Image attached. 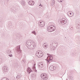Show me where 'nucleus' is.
<instances>
[{
  "label": "nucleus",
  "mask_w": 80,
  "mask_h": 80,
  "mask_svg": "<svg viewBox=\"0 0 80 80\" xmlns=\"http://www.w3.org/2000/svg\"><path fill=\"white\" fill-rule=\"evenodd\" d=\"M22 61H23V62H24V63H25V62H26V60H25V59L22 60Z\"/></svg>",
  "instance_id": "obj_26"
},
{
  "label": "nucleus",
  "mask_w": 80,
  "mask_h": 80,
  "mask_svg": "<svg viewBox=\"0 0 80 80\" xmlns=\"http://www.w3.org/2000/svg\"><path fill=\"white\" fill-rule=\"evenodd\" d=\"M53 42V43L51 45L50 47L52 48H55L57 47V42Z\"/></svg>",
  "instance_id": "obj_4"
},
{
  "label": "nucleus",
  "mask_w": 80,
  "mask_h": 80,
  "mask_svg": "<svg viewBox=\"0 0 80 80\" xmlns=\"http://www.w3.org/2000/svg\"><path fill=\"white\" fill-rule=\"evenodd\" d=\"M43 47L45 48H47V45H45V44H43Z\"/></svg>",
  "instance_id": "obj_19"
},
{
  "label": "nucleus",
  "mask_w": 80,
  "mask_h": 80,
  "mask_svg": "<svg viewBox=\"0 0 80 80\" xmlns=\"http://www.w3.org/2000/svg\"><path fill=\"white\" fill-rule=\"evenodd\" d=\"M31 47L32 48H31L32 49V48H34L35 47V43L31 42Z\"/></svg>",
  "instance_id": "obj_11"
},
{
  "label": "nucleus",
  "mask_w": 80,
  "mask_h": 80,
  "mask_svg": "<svg viewBox=\"0 0 80 80\" xmlns=\"http://www.w3.org/2000/svg\"><path fill=\"white\" fill-rule=\"evenodd\" d=\"M41 5V4H40V5H39V6H40Z\"/></svg>",
  "instance_id": "obj_33"
},
{
  "label": "nucleus",
  "mask_w": 80,
  "mask_h": 80,
  "mask_svg": "<svg viewBox=\"0 0 80 80\" xmlns=\"http://www.w3.org/2000/svg\"><path fill=\"white\" fill-rule=\"evenodd\" d=\"M38 24H42V22H39Z\"/></svg>",
  "instance_id": "obj_28"
},
{
  "label": "nucleus",
  "mask_w": 80,
  "mask_h": 80,
  "mask_svg": "<svg viewBox=\"0 0 80 80\" xmlns=\"http://www.w3.org/2000/svg\"><path fill=\"white\" fill-rule=\"evenodd\" d=\"M35 3L34 1H31L28 2V4L30 5H33Z\"/></svg>",
  "instance_id": "obj_13"
},
{
  "label": "nucleus",
  "mask_w": 80,
  "mask_h": 80,
  "mask_svg": "<svg viewBox=\"0 0 80 80\" xmlns=\"http://www.w3.org/2000/svg\"><path fill=\"white\" fill-rule=\"evenodd\" d=\"M38 66L40 68H42L44 67V64H43V63L42 62H40L38 63Z\"/></svg>",
  "instance_id": "obj_10"
},
{
  "label": "nucleus",
  "mask_w": 80,
  "mask_h": 80,
  "mask_svg": "<svg viewBox=\"0 0 80 80\" xmlns=\"http://www.w3.org/2000/svg\"><path fill=\"white\" fill-rule=\"evenodd\" d=\"M39 26H40V27H42L44 26V25L42 24H39Z\"/></svg>",
  "instance_id": "obj_22"
},
{
  "label": "nucleus",
  "mask_w": 80,
  "mask_h": 80,
  "mask_svg": "<svg viewBox=\"0 0 80 80\" xmlns=\"http://www.w3.org/2000/svg\"><path fill=\"white\" fill-rule=\"evenodd\" d=\"M27 72L28 73L30 74L31 72H32V71L30 68H28L27 69Z\"/></svg>",
  "instance_id": "obj_14"
},
{
  "label": "nucleus",
  "mask_w": 80,
  "mask_h": 80,
  "mask_svg": "<svg viewBox=\"0 0 80 80\" xmlns=\"http://www.w3.org/2000/svg\"><path fill=\"white\" fill-rule=\"evenodd\" d=\"M61 0H58V1H60Z\"/></svg>",
  "instance_id": "obj_31"
},
{
  "label": "nucleus",
  "mask_w": 80,
  "mask_h": 80,
  "mask_svg": "<svg viewBox=\"0 0 80 80\" xmlns=\"http://www.w3.org/2000/svg\"><path fill=\"white\" fill-rule=\"evenodd\" d=\"M55 30V28L54 26H51L48 28V32H51Z\"/></svg>",
  "instance_id": "obj_2"
},
{
  "label": "nucleus",
  "mask_w": 80,
  "mask_h": 80,
  "mask_svg": "<svg viewBox=\"0 0 80 80\" xmlns=\"http://www.w3.org/2000/svg\"><path fill=\"white\" fill-rule=\"evenodd\" d=\"M32 68L33 69H35V64H34V65L32 67Z\"/></svg>",
  "instance_id": "obj_23"
},
{
  "label": "nucleus",
  "mask_w": 80,
  "mask_h": 80,
  "mask_svg": "<svg viewBox=\"0 0 80 80\" xmlns=\"http://www.w3.org/2000/svg\"><path fill=\"white\" fill-rule=\"evenodd\" d=\"M26 45L28 48H30L31 47V42L30 41V40H28L27 41L26 43Z\"/></svg>",
  "instance_id": "obj_5"
},
{
  "label": "nucleus",
  "mask_w": 80,
  "mask_h": 80,
  "mask_svg": "<svg viewBox=\"0 0 80 80\" xmlns=\"http://www.w3.org/2000/svg\"><path fill=\"white\" fill-rule=\"evenodd\" d=\"M67 23V21L64 20V24H65V23Z\"/></svg>",
  "instance_id": "obj_29"
},
{
  "label": "nucleus",
  "mask_w": 80,
  "mask_h": 80,
  "mask_svg": "<svg viewBox=\"0 0 80 80\" xmlns=\"http://www.w3.org/2000/svg\"><path fill=\"white\" fill-rule=\"evenodd\" d=\"M21 5L23 6V7H25V1H22L21 2Z\"/></svg>",
  "instance_id": "obj_12"
},
{
  "label": "nucleus",
  "mask_w": 80,
  "mask_h": 80,
  "mask_svg": "<svg viewBox=\"0 0 80 80\" xmlns=\"http://www.w3.org/2000/svg\"><path fill=\"white\" fill-rule=\"evenodd\" d=\"M60 22L62 24V25H64V20H62V21H61Z\"/></svg>",
  "instance_id": "obj_21"
},
{
  "label": "nucleus",
  "mask_w": 80,
  "mask_h": 80,
  "mask_svg": "<svg viewBox=\"0 0 80 80\" xmlns=\"http://www.w3.org/2000/svg\"><path fill=\"white\" fill-rule=\"evenodd\" d=\"M42 23H44V22L43 21H42Z\"/></svg>",
  "instance_id": "obj_32"
},
{
  "label": "nucleus",
  "mask_w": 80,
  "mask_h": 80,
  "mask_svg": "<svg viewBox=\"0 0 80 80\" xmlns=\"http://www.w3.org/2000/svg\"><path fill=\"white\" fill-rule=\"evenodd\" d=\"M3 73H5L6 72H8V68L6 66H4L2 68Z\"/></svg>",
  "instance_id": "obj_7"
},
{
  "label": "nucleus",
  "mask_w": 80,
  "mask_h": 80,
  "mask_svg": "<svg viewBox=\"0 0 80 80\" xmlns=\"http://www.w3.org/2000/svg\"><path fill=\"white\" fill-rule=\"evenodd\" d=\"M45 75L44 74H42L41 75V77L42 78H43V80H46L48 79V78L45 76Z\"/></svg>",
  "instance_id": "obj_8"
},
{
  "label": "nucleus",
  "mask_w": 80,
  "mask_h": 80,
  "mask_svg": "<svg viewBox=\"0 0 80 80\" xmlns=\"http://www.w3.org/2000/svg\"><path fill=\"white\" fill-rule=\"evenodd\" d=\"M68 15L69 17H72L73 15H72V13L70 12H68Z\"/></svg>",
  "instance_id": "obj_15"
},
{
  "label": "nucleus",
  "mask_w": 80,
  "mask_h": 80,
  "mask_svg": "<svg viewBox=\"0 0 80 80\" xmlns=\"http://www.w3.org/2000/svg\"><path fill=\"white\" fill-rule=\"evenodd\" d=\"M7 1H9V0H7Z\"/></svg>",
  "instance_id": "obj_34"
},
{
  "label": "nucleus",
  "mask_w": 80,
  "mask_h": 80,
  "mask_svg": "<svg viewBox=\"0 0 80 80\" xmlns=\"http://www.w3.org/2000/svg\"><path fill=\"white\" fill-rule=\"evenodd\" d=\"M31 76H32V77H33V78H34V77H35V74H32L31 75Z\"/></svg>",
  "instance_id": "obj_20"
},
{
  "label": "nucleus",
  "mask_w": 80,
  "mask_h": 80,
  "mask_svg": "<svg viewBox=\"0 0 80 80\" xmlns=\"http://www.w3.org/2000/svg\"><path fill=\"white\" fill-rule=\"evenodd\" d=\"M70 78L71 80H73V77H72L71 76Z\"/></svg>",
  "instance_id": "obj_27"
},
{
  "label": "nucleus",
  "mask_w": 80,
  "mask_h": 80,
  "mask_svg": "<svg viewBox=\"0 0 80 80\" xmlns=\"http://www.w3.org/2000/svg\"><path fill=\"white\" fill-rule=\"evenodd\" d=\"M32 33H33V34H34L35 35H36V32H35V31H33L32 32Z\"/></svg>",
  "instance_id": "obj_24"
},
{
  "label": "nucleus",
  "mask_w": 80,
  "mask_h": 80,
  "mask_svg": "<svg viewBox=\"0 0 80 80\" xmlns=\"http://www.w3.org/2000/svg\"><path fill=\"white\" fill-rule=\"evenodd\" d=\"M8 56H9V57H13V55L12 54H9Z\"/></svg>",
  "instance_id": "obj_25"
},
{
  "label": "nucleus",
  "mask_w": 80,
  "mask_h": 80,
  "mask_svg": "<svg viewBox=\"0 0 80 80\" xmlns=\"http://www.w3.org/2000/svg\"><path fill=\"white\" fill-rule=\"evenodd\" d=\"M47 55L48 57L47 58V61L48 62V63H50L53 60V57L50 54H47Z\"/></svg>",
  "instance_id": "obj_1"
},
{
  "label": "nucleus",
  "mask_w": 80,
  "mask_h": 80,
  "mask_svg": "<svg viewBox=\"0 0 80 80\" xmlns=\"http://www.w3.org/2000/svg\"><path fill=\"white\" fill-rule=\"evenodd\" d=\"M51 5L53 6L54 4H55V1L53 0L52 2H51Z\"/></svg>",
  "instance_id": "obj_18"
},
{
  "label": "nucleus",
  "mask_w": 80,
  "mask_h": 80,
  "mask_svg": "<svg viewBox=\"0 0 80 80\" xmlns=\"http://www.w3.org/2000/svg\"><path fill=\"white\" fill-rule=\"evenodd\" d=\"M58 2H62V1H58Z\"/></svg>",
  "instance_id": "obj_30"
},
{
  "label": "nucleus",
  "mask_w": 80,
  "mask_h": 80,
  "mask_svg": "<svg viewBox=\"0 0 80 80\" xmlns=\"http://www.w3.org/2000/svg\"><path fill=\"white\" fill-rule=\"evenodd\" d=\"M21 77H22L21 74H18L16 77V78H21Z\"/></svg>",
  "instance_id": "obj_17"
},
{
  "label": "nucleus",
  "mask_w": 80,
  "mask_h": 80,
  "mask_svg": "<svg viewBox=\"0 0 80 80\" xmlns=\"http://www.w3.org/2000/svg\"><path fill=\"white\" fill-rule=\"evenodd\" d=\"M36 55L37 57H38L39 58L42 57L43 55V52H40L39 51H37L36 52Z\"/></svg>",
  "instance_id": "obj_3"
},
{
  "label": "nucleus",
  "mask_w": 80,
  "mask_h": 80,
  "mask_svg": "<svg viewBox=\"0 0 80 80\" xmlns=\"http://www.w3.org/2000/svg\"><path fill=\"white\" fill-rule=\"evenodd\" d=\"M7 53H8V54H10V53H12V52L10 50L8 49L7 51Z\"/></svg>",
  "instance_id": "obj_16"
},
{
  "label": "nucleus",
  "mask_w": 80,
  "mask_h": 80,
  "mask_svg": "<svg viewBox=\"0 0 80 80\" xmlns=\"http://www.w3.org/2000/svg\"><path fill=\"white\" fill-rule=\"evenodd\" d=\"M49 69L51 71H53V70H56V67L53 66H51L49 67Z\"/></svg>",
  "instance_id": "obj_9"
},
{
  "label": "nucleus",
  "mask_w": 80,
  "mask_h": 80,
  "mask_svg": "<svg viewBox=\"0 0 80 80\" xmlns=\"http://www.w3.org/2000/svg\"><path fill=\"white\" fill-rule=\"evenodd\" d=\"M16 49L18 53H20L22 52L21 50H20V46L19 45L16 48Z\"/></svg>",
  "instance_id": "obj_6"
}]
</instances>
